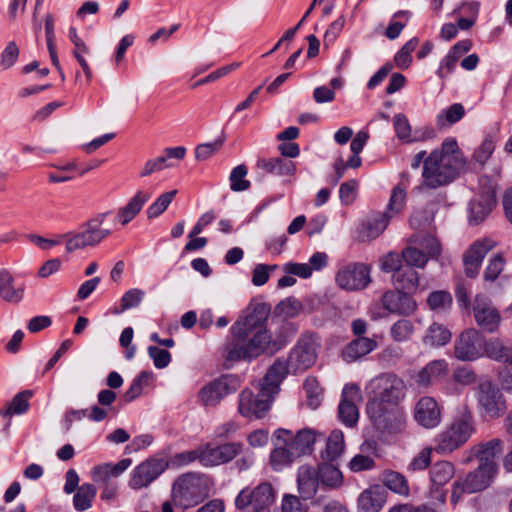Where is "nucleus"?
I'll return each instance as SVG.
<instances>
[{"label":"nucleus","mask_w":512,"mask_h":512,"mask_svg":"<svg viewBox=\"0 0 512 512\" xmlns=\"http://www.w3.org/2000/svg\"><path fill=\"white\" fill-rule=\"evenodd\" d=\"M274 396V392L261 385L256 395L251 390L244 389L239 395V412L245 417L263 418L269 411Z\"/></svg>","instance_id":"10"},{"label":"nucleus","mask_w":512,"mask_h":512,"mask_svg":"<svg viewBox=\"0 0 512 512\" xmlns=\"http://www.w3.org/2000/svg\"><path fill=\"white\" fill-rule=\"evenodd\" d=\"M19 57V48L14 41H10L0 55V65L3 69L12 67Z\"/></svg>","instance_id":"63"},{"label":"nucleus","mask_w":512,"mask_h":512,"mask_svg":"<svg viewBox=\"0 0 512 512\" xmlns=\"http://www.w3.org/2000/svg\"><path fill=\"white\" fill-rule=\"evenodd\" d=\"M371 282L370 268L363 263H351L336 274L337 285L347 291H358L366 288Z\"/></svg>","instance_id":"14"},{"label":"nucleus","mask_w":512,"mask_h":512,"mask_svg":"<svg viewBox=\"0 0 512 512\" xmlns=\"http://www.w3.org/2000/svg\"><path fill=\"white\" fill-rule=\"evenodd\" d=\"M367 414L377 431L397 435L406 428V414L401 406L367 408Z\"/></svg>","instance_id":"7"},{"label":"nucleus","mask_w":512,"mask_h":512,"mask_svg":"<svg viewBox=\"0 0 512 512\" xmlns=\"http://www.w3.org/2000/svg\"><path fill=\"white\" fill-rule=\"evenodd\" d=\"M148 355L153 360V364L157 369L166 368L172 360V355L168 350L157 346H149Z\"/></svg>","instance_id":"61"},{"label":"nucleus","mask_w":512,"mask_h":512,"mask_svg":"<svg viewBox=\"0 0 512 512\" xmlns=\"http://www.w3.org/2000/svg\"><path fill=\"white\" fill-rule=\"evenodd\" d=\"M240 385L241 379L238 375L223 374L200 389L199 401L204 406H216L224 397L235 393Z\"/></svg>","instance_id":"9"},{"label":"nucleus","mask_w":512,"mask_h":512,"mask_svg":"<svg viewBox=\"0 0 512 512\" xmlns=\"http://www.w3.org/2000/svg\"><path fill=\"white\" fill-rule=\"evenodd\" d=\"M402 267H404V260L402 257V253L398 254L395 252H389L386 256L383 257L381 262V269L384 272H392L393 274L398 272Z\"/></svg>","instance_id":"64"},{"label":"nucleus","mask_w":512,"mask_h":512,"mask_svg":"<svg viewBox=\"0 0 512 512\" xmlns=\"http://www.w3.org/2000/svg\"><path fill=\"white\" fill-rule=\"evenodd\" d=\"M392 215L387 212L378 214L371 218L367 223L368 236L372 238L378 237L388 226Z\"/></svg>","instance_id":"57"},{"label":"nucleus","mask_w":512,"mask_h":512,"mask_svg":"<svg viewBox=\"0 0 512 512\" xmlns=\"http://www.w3.org/2000/svg\"><path fill=\"white\" fill-rule=\"evenodd\" d=\"M434 448L425 447L418 454H416L410 463L407 465L408 472L424 471L432 466V452Z\"/></svg>","instance_id":"52"},{"label":"nucleus","mask_w":512,"mask_h":512,"mask_svg":"<svg viewBox=\"0 0 512 512\" xmlns=\"http://www.w3.org/2000/svg\"><path fill=\"white\" fill-rule=\"evenodd\" d=\"M315 441L316 436L314 431L311 429H302L294 436L291 448L297 458L302 455H309L313 451Z\"/></svg>","instance_id":"40"},{"label":"nucleus","mask_w":512,"mask_h":512,"mask_svg":"<svg viewBox=\"0 0 512 512\" xmlns=\"http://www.w3.org/2000/svg\"><path fill=\"white\" fill-rule=\"evenodd\" d=\"M32 396L33 393L30 390L21 391L12 398L5 409H0V417L7 420L4 426L5 431L9 429L13 415H23L29 410V399Z\"/></svg>","instance_id":"36"},{"label":"nucleus","mask_w":512,"mask_h":512,"mask_svg":"<svg viewBox=\"0 0 512 512\" xmlns=\"http://www.w3.org/2000/svg\"><path fill=\"white\" fill-rule=\"evenodd\" d=\"M475 430L473 414L464 407L454 417L448 428L437 436L434 449L440 454L451 453L464 445Z\"/></svg>","instance_id":"3"},{"label":"nucleus","mask_w":512,"mask_h":512,"mask_svg":"<svg viewBox=\"0 0 512 512\" xmlns=\"http://www.w3.org/2000/svg\"><path fill=\"white\" fill-rule=\"evenodd\" d=\"M168 463L164 459L150 458L137 465L129 481L132 489L138 490L147 487L156 480L166 469Z\"/></svg>","instance_id":"17"},{"label":"nucleus","mask_w":512,"mask_h":512,"mask_svg":"<svg viewBox=\"0 0 512 512\" xmlns=\"http://www.w3.org/2000/svg\"><path fill=\"white\" fill-rule=\"evenodd\" d=\"M319 483L327 488L336 489L343 484V475L338 467L331 463H322L316 469Z\"/></svg>","instance_id":"39"},{"label":"nucleus","mask_w":512,"mask_h":512,"mask_svg":"<svg viewBox=\"0 0 512 512\" xmlns=\"http://www.w3.org/2000/svg\"><path fill=\"white\" fill-rule=\"evenodd\" d=\"M256 168L263 174L275 176H290L295 173L296 167L290 160L282 157L259 158L256 162Z\"/></svg>","instance_id":"31"},{"label":"nucleus","mask_w":512,"mask_h":512,"mask_svg":"<svg viewBox=\"0 0 512 512\" xmlns=\"http://www.w3.org/2000/svg\"><path fill=\"white\" fill-rule=\"evenodd\" d=\"M472 312L476 324L482 331L494 333L498 330L501 315L489 298L482 294H477L472 304Z\"/></svg>","instance_id":"13"},{"label":"nucleus","mask_w":512,"mask_h":512,"mask_svg":"<svg viewBox=\"0 0 512 512\" xmlns=\"http://www.w3.org/2000/svg\"><path fill=\"white\" fill-rule=\"evenodd\" d=\"M247 174L248 168L245 164H240L234 167L229 176L230 189L234 192L248 190L251 187V183L249 180L245 179Z\"/></svg>","instance_id":"48"},{"label":"nucleus","mask_w":512,"mask_h":512,"mask_svg":"<svg viewBox=\"0 0 512 512\" xmlns=\"http://www.w3.org/2000/svg\"><path fill=\"white\" fill-rule=\"evenodd\" d=\"M394 286L408 294L415 292L419 285V276L417 271L409 265H404L398 272L392 275Z\"/></svg>","instance_id":"38"},{"label":"nucleus","mask_w":512,"mask_h":512,"mask_svg":"<svg viewBox=\"0 0 512 512\" xmlns=\"http://www.w3.org/2000/svg\"><path fill=\"white\" fill-rule=\"evenodd\" d=\"M290 371L292 370L290 369V363L288 359L284 360L277 358L267 370V373L265 374L260 385L277 394L279 392V386L281 382L285 379Z\"/></svg>","instance_id":"32"},{"label":"nucleus","mask_w":512,"mask_h":512,"mask_svg":"<svg viewBox=\"0 0 512 512\" xmlns=\"http://www.w3.org/2000/svg\"><path fill=\"white\" fill-rule=\"evenodd\" d=\"M274 502L273 486L268 482H263L255 488H243L235 499V506L244 512H270Z\"/></svg>","instance_id":"6"},{"label":"nucleus","mask_w":512,"mask_h":512,"mask_svg":"<svg viewBox=\"0 0 512 512\" xmlns=\"http://www.w3.org/2000/svg\"><path fill=\"white\" fill-rule=\"evenodd\" d=\"M224 138H217L213 142L199 144L195 148V158L198 161H204L212 157L223 145Z\"/></svg>","instance_id":"60"},{"label":"nucleus","mask_w":512,"mask_h":512,"mask_svg":"<svg viewBox=\"0 0 512 512\" xmlns=\"http://www.w3.org/2000/svg\"><path fill=\"white\" fill-rule=\"evenodd\" d=\"M377 346L374 338L355 337L342 350V358L346 363L355 362L374 351Z\"/></svg>","instance_id":"29"},{"label":"nucleus","mask_w":512,"mask_h":512,"mask_svg":"<svg viewBox=\"0 0 512 512\" xmlns=\"http://www.w3.org/2000/svg\"><path fill=\"white\" fill-rule=\"evenodd\" d=\"M177 190H171L159 195L156 200L147 208V218L155 219L164 213L174 200Z\"/></svg>","instance_id":"47"},{"label":"nucleus","mask_w":512,"mask_h":512,"mask_svg":"<svg viewBox=\"0 0 512 512\" xmlns=\"http://www.w3.org/2000/svg\"><path fill=\"white\" fill-rule=\"evenodd\" d=\"M496 192L493 188L482 191L469 202V223L478 225L482 223L496 206Z\"/></svg>","instance_id":"23"},{"label":"nucleus","mask_w":512,"mask_h":512,"mask_svg":"<svg viewBox=\"0 0 512 512\" xmlns=\"http://www.w3.org/2000/svg\"><path fill=\"white\" fill-rule=\"evenodd\" d=\"M406 385L404 381L394 373H386L377 379V391L369 399L367 408L396 407L404 399Z\"/></svg>","instance_id":"5"},{"label":"nucleus","mask_w":512,"mask_h":512,"mask_svg":"<svg viewBox=\"0 0 512 512\" xmlns=\"http://www.w3.org/2000/svg\"><path fill=\"white\" fill-rule=\"evenodd\" d=\"M383 483L385 487L394 493L402 496H408L410 493V487L406 477L397 471L389 470L383 474Z\"/></svg>","instance_id":"43"},{"label":"nucleus","mask_w":512,"mask_h":512,"mask_svg":"<svg viewBox=\"0 0 512 512\" xmlns=\"http://www.w3.org/2000/svg\"><path fill=\"white\" fill-rule=\"evenodd\" d=\"M498 469V466L479 463L478 467L474 471L469 472L465 477L468 489L474 493L485 490L493 483Z\"/></svg>","instance_id":"25"},{"label":"nucleus","mask_w":512,"mask_h":512,"mask_svg":"<svg viewBox=\"0 0 512 512\" xmlns=\"http://www.w3.org/2000/svg\"><path fill=\"white\" fill-rule=\"evenodd\" d=\"M360 388L356 384H346L341 393L338 405V418L349 428L356 426L359 419V411L354 399L359 396Z\"/></svg>","instance_id":"21"},{"label":"nucleus","mask_w":512,"mask_h":512,"mask_svg":"<svg viewBox=\"0 0 512 512\" xmlns=\"http://www.w3.org/2000/svg\"><path fill=\"white\" fill-rule=\"evenodd\" d=\"M25 285L16 283L11 272L0 268V297L8 303H19L24 297Z\"/></svg>","instance_id":"30"},{"label":"nucleus","mask_w":512,"mask_h":512,"mask_svg":"<svg viewBox=\"0 0 512 512\" xmlns=\"http://www.w3.org/2000/svg\"><path fill=\"white\" fill-rule=\"evenodd\" d=\"M381 302L385 310L401 316H409L413 314L417 308L416 301L411 294L397 289L386 291L382 295Z\"/></svg>","instance_id":"22"},{"label":"nucleus","mask_w":512,"mask_h":512,"mask_svg":"<svg viewBox=\"0 0 512 512\" xmlns=\"http://www.w3.org/2000/svg\"><path fill=\"white\" fill-rule=\"evenodd\" d=\"M150 197L149 192L137 191L127 204L118 210L116 219L123 226L129 224L141 212Z\"/></svg>","instance_id":"34"},{"label":"nucleus","mask_w":512,"mask_h":512,"mask_svg":"<svg viewBox=\"0 0 512 512\" xmlns=\"http://www.w3.org/2000/svg\"><path fill=\"white\" fill-rule=\"evenodd\" d=\"M242 452V443L230 442L215 445L206 443L202 445L201 464L213 467L230 462Z\"/></svg>","instance_id":"16"},{"label":"nucleus","mask_w":512,"mask_h":512,"mask_svg":"<svg viewBox=\"0 0 512 512\" xmlns=\"http://www.w3.org/2000/svg\"><path fill=\"white\" fill-rule=\"evenodd\" d=\"M418 44L419 39L417 37H413L408 40L395 54L394 61L398 68L407 69L410 66L412 62L411 53L416 49Z\"/></svg>","instance_id":"51"},{"label":"nucleus","mask_w":512,"mask_h":512,"mask_svg":"<svg viewBox=\"0 0 512 512\" xmlns=\"http://www.w3.org/2000/svg\"><path fill=\"white\" fill-rule=\"evenodd\" d=\"M455 467L449 461H438L429 469L430 494L437 501L444 503L447 497L445 485L453 478Z\"/></svg>","instance_id":"18"},{"label":"nucleus","mask_w":512,"mask_h":512,"mask_svg":"<svg viewBox=\"0 0 512 512\" xmlns=\"http://www.w3.org/2000/svg\"><path fill=\"white\" fill-rule=\"evenodd\" d=\"M316 358V343L312 335H302L287 359L290 363V369L296 374L314 365Z\"/></svg>","instance_id":"15"},{"label":"nucleus","mask_w":512,"mask_h":512,"mask_svg":"<svg viewBox=\"0 0 512 512\" xmlns=\"http://www.w3.org/2000/svg\"><path fill=\"white\" fill-rule=\"evenodd\" d=\"M465 116V109L461 103H454L439 112L436 125L439 128L451 126L459 122Z\"/></svg>","instance_id":"44"},{"label":"nucleus","mask_w":512,"mask_h":512,"mask_svg":"<svg viewBox=\"0 0 512 512\" xmlns=\"http://www.w3.org/2000/svg\"><path fill=\"white\" fill-rule=\"evenodd\" d=\"M295 452L288 446H277L270 454V463L274 470H281L296 459Z\"/></svg>","instance_id":"46"},{"label":"nucleus","mask_w":512,"mask_h":512,"mask_svg":"<svg viewBox=\"0 0 512 512\" xmlns=\"http://www.w3.org/2000/svg\"><path fill=\"white\" fill-rule=\"evenodd\" d=\"M402 257L404 260V265H409L414 269L415 267L423 268L428 261L426 253L414 247L405 248L402 251Z\"/></svg>","instance_id":"54"},{"label":"nucleus","mask_w":512,"mask_h":512,"mask_svg":"<svg viewBox=\"0 0 512 512\" xmlns=\"http://www.w3.org/2000/svg\"><path fill=\"white\" fill-rule=\"evenodd\" d=\"M406 199V188L401 183L397 184L392 190L386 212L392 216L399 214L405 206Z\"/></svg>","instance_id":"50"},{"label":"nucleus","mask_w":512,"mask_h":512,"mask_svg":"<svg viewBox=\"0 0 512 512\" xmlns=\"http://www.w3.org/2000/svg\"><path fill=\"white\" fill-rule=\"evenodd\" d=\"M394 130L397 137L402 141H410L411 138V126L407 117L402 114H396L393 118Z\"/></svg>","instance_id":"62"},{"label":"nucleus","mask_w":512,"mask_h":512,"mask_svg":"<svg viewBox=\"0 0 512 512\" xmlns=\"http://www.w3.org/2000/svg\"><path fill=\"white\" fill-rule=\"evenodd\" d=\"M297 483L302 498L305 500L311 499L320 485L316 469L309 465L299 467Z\"/></svg>","instance_id":"35"},{"label":"nucleus","mask_w":512,"mask_h":512,"mask_svg":"<svg viewBox=\"0 0 512 512\" xmlns=\"http://www.w3.org/2000/svg\"><path fill=\"white\" fill-rule=\"evenodd\" d=\"M303 388L306 392L307 405L312 409L318 408L321 403V389L316 378L308 377L304 381Z\"/></svg>","instance_id":"55"},{"label":"nucleus","mask_w":512,"mask_h":512,"mask_svg":"<svg viewBox=\"0 0 512 512\" xmlns=\"http://www.w3.org/2000/svg\"><path fill=\"white\" fill-rule=\"evenodd\" d=\"M231 337L223 347V357L227 362H252L261 355H273L288 344V339L279 333L274 341H266L263 333L249 334L230 328Z\"/></svg>","instance_id":"1"},{"label":"nucleus","mask_w":512,"mask_h":512,"mask_svg":"<svg viewBox=\"0 0 512 512\" xmlns=\"http://www.w3.org/2000/svg\"><path fill=\"white\" fill-rule=\"evenodd\" d=\"M505 258L501 253L491 257L483 273L484 282L489 289H501L502 285L509 280V277L502 275L505 268Z\"/></svg>","instance_id":"28"},{"label":"nucleus","mask_w":512,"mask_h":512,"mask_svg":"<svg viewBox=\"0 0 512 512\" xmlns=\"http://www.w3.org/2000/svg\"><path fill=\"white\" fill-rule=\"evenodd\" d=\"M270 314V306L267 303L259 302L247 309V314L239 318L232 327L249 334L263 333L266 341H274L272 334L266 328V321Z\"/></svg>","instance_id":"11"},{"label":"nucleus","mask_w":512,"mask_h":512,"mask_svg":"<svg viewBox=\"0 0 512 512\" xmlns=\"http://www.w3.org/2000/svg\"><path fill=\"white\" fill-rule=\"evenodd\" d=\"M145 292L141 289L133 288L128 290L121 297L120 310H116L115 313H121L125 310L137 307L143 300Z\"/></svg>","instance_id":"58"},{"label":"nucleus","mask_w":512,"mask_h":512,"mask_svg":"<svg viewBox=\"0 0 512 512\" xmlns=\"http://www.w3.org/2000/svg\"><path fill=\"white\" fill-rule=\"evenodd\" d=\"M110 212L98 214L83 225V231L69 237L66 242V250L74 252L87 246H96L99 244L97 227H101L105 218Z\"/></svg>","instance_id":"19"},{"label":"nucleus","mask_w":512,"mask_h":512,"mask_svg":"<svg viewBox=\"0 0 512 512\" xmlns=\"http://www.w3.org/2000/svg\"><path fill=\"white\" fill-rule=\"evenodd\" d=\"M427 304L432 310H444L446 307L451 306L452 296L447 291H433L427 298Z\"/></svg>","instance_id":"59"},{"label":"nucleus","mask_w":512,"mask_h":512,"mask_svg":"<svg viewBox=\"0 0 512 512\" xmlns=\"http://www.w3.org/2000/svg\"><path fill=\"white\" fill-rule=\"evenodd\" d=\"M504 450V442L499 438H493L486 442H480L472 447L473 456L479 463H488L498 466L495 457L502 454Z\"/></svg>","instance_id":"33"},{"label":"nucleus","mask_w":512,"mask_h":512,"mask_svg":"<svg viewBox=\"0 0 512 512\" xmlns=\"http://www.w3.org/2000/svg\"><path fill=\"white\" fill-rule=\"evenodd\" d=\"M448 364L444 359L433 360L424 366L415 376V382L419 387H428L434 381L444 377Z\"/></svg>","instance_id":"37"},{"label":"nucleus","mask_w":512,"mask_h":512,"mask_svg":"<svg viewBox=\"0 0 512 512\" xmlns=\"http://www.w3.org/2000/svg\"><path fill=\"white\" fill-rule=\"evenodd\" d=\"M153 373L150 371H141L132 381L130 387L123 395V400L130 403L141 396L143 389L149 385Z\"/></svg>","instance_id":"45"},{"label":"nucleus","mask_w":512,"mask_h":512,"mask_svg":"<svg viewBox=\"0 0 512 512\" xmlns=\"http://www.w3.org/2000/svg\"><path fill=\"white\" fill-rule=\"evenodd\" d=\"M210 485V479L204 474H183L172 486V499L184 509L196 506L209 496Z\"/></svg>","instance_id":"4"},{"label":"nucleus","mask_w":512,"mask_h":512,"mask_svg":"<svg viewBox=\"0 0 512 512\" xmlns=\"http://www.w3.org/2000/svg\"><path fill=\"white\" fill-rule=\"evenodd\" d=\"M387 500V492L379 485L362 491L357 499V512H380Z\"/></svg>","instance_id":"26"},{"label":"nucleus","mask_w":512,"mask_h":512,"mask_svg":"<svg viewBox=\"0 0 512 512\" xmlns=\"http://www.w3.org/2000/svg\"><path fill=\"white\" fill-rule=\"evenodd\" d=\"M344 434L341 430H333L326 443V455L329 461L336 460L344 450Z\"/></svg>","instance_id":"49"},{"label":"nucleus","mask_w":512,"mask_h":512,"mask_svg":"<svg viewBox=\"0 0 512 512\" xmlns=\"http://www.w3.org/2000/svg\"><path fill=\"white\" fill-rule=\"evenodd\" d=\"M414 333V325L408 319L396 321L390 329V335L396 342H404L411 338Z\"/></svg>","instance_id":"53"},{"label":"nucleus","mask_w":512,"mask_h":512,"mask_svg":"<svg viewBox=\"0 0 512 512\" xmlns=\"http://www.w3.org/2000/svg\"><path fill=\"white\" fill-rule=\"evenodd\" d=\"M97 489L93 484L83 483L73 496V506L77 511H85L92 507Z\"/></svg>","instance_id":"42"},{"label":"nucleus","mask_w":512,"mask_h":512,"mask_svg":"<svg viewBox=\"0 0 512 512\" xmlns=\"http://www.w3.org/2000/svg\"><path fill=\"white\" fill-rule=\"evenodd\" d=\"M131 463V459L125 458L116 464L104 463L96 465L91 469L92 480L101 486L114 483L112 479L119 477L128 469Z\"/></svg>","instance_id":"27"},{"label":"nucleus","mask_w":512,"mask_h":512,"mask_svg":"<svg viewBox=\"0 0 512 512\" xmlns=\"http://www.w3.org/2000/svg\"><path fill=\"white\" fill-rule=\"evenodd\" d=\"M301 308L302 304L298 299L294 297H287L277 304L275 312L286 318H292L298 315Z\"/></svg>","instance_id":"56"},{"label":"nucleus","mask_w":512,"mask_h":512,"mask_svg":"<svg viewBox=\"0 0 512 512\" xmlns=\"http://www.w3.org/2000/svg\"><path fill=\"white\" fill-rule=\"evenodd\" d=\"M485 337L474 328L463 331L454 344V355L461 361H474L484 355Z\"/></svg>","instance_id":"12"},{"label":"nucleus","mask_w":512,"mask_h":512,"mask_svg":"<svg viewBox=\"0 0 512 512\" xmlns=\"http://www.w3.org/2000/svg\"><path fill=\"white\" fill-rule=\"evenodd\" d=\"M415 421L428 429L435 428L441 422V409L438 402L429 396L421 397L414 408Z\"/></svg>","instance_id":"24"},{"label":"nucleus","mask_w":512,"mask_h":512,"mask_svg":"<svg viewBox=\"0 0 512 512\" xmlns=\"http://www.w3.org/2000/svg\"><path fill=\"white\" fill-rule=\"evenodd\" d=\"M464 164L456 140L445 139L441 150L433 151L424 162V185L436 189L450 184L458 177Z\"/></svg>","instance_id":"2"},{"label":"nucleus","mask_w":512,"mask_h":512,"mask_svg":"<svg viewBox=\"0 0 512 512\" xmlns=\"http://www.w3.org/2000/svg\"><path fill=\"white\" fill-rule=\"evenodd\" d=\"M495 247V242L484 238L476 240L463 255L465 274L469 278H476L482 262L489 251Z\"/></svg>","instance_id":"20"},{"label":"nucleus","mask_w":512,"mask_h":512,"mask_svg":"<svg viewBox=\"0 0 512 512\" xmlns=\"http://www.w3.org/2000/svg\"><path fill=\"white\" fill-rule=\"evenodd\" d=\"M451 337L452 334L447 327L442 324L433 323L427 329L423 343L431 347H440L449 343Z\"/></svg>","instance_id":"41"},{"label":"nucleus","mask_w":512,"mask_h":512,"mask_svg":"<svg viewBox=\"0 0 512 512\" xmlns=\"http://www.w3.org/2000/svg\"><path fill=\"white\" fill-rule=\"evenodd\" d=\"M475 396L480 410L489 418H499L506 413V400L496 383L487 379L480 381Z\"/></svg>","instance_id":"8"}]
</instances>
